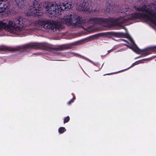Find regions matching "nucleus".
Instances as JSON below:
<instances>
[{"label":"nucleus","instance_id":"1a4fd4ad","mask_svg":"<svg viewBox=\"0 0 156 156\" xmlns=\"http://www.w3.org/2000/svg\"><path fill=\"white\" fill-rule=\"evenodd\" d=\"M10 6L8 2L0 0V16L5 13L8 14L10 12Z\"/></svg>","mask_w":156,"mask_h":156},{"label":"nucleus","instance_id":"0eeeda50","mask_svg":"<svg viewBox=\"0 0 156 156\" xmlns=\"http://www.w3.org/2000/svg\"><path fill=\"white\" fill-rule=\"evenodd\" d=\"M40 44L37 43H31L23 45L20 46H17L15 48L3 47L2 49L4 50H9L11 51H16L18 50H26L29 49H37L40 48Z\"/></svg>","mask_w":156,"mask_h":156},{"label":"nucleus","instance_id":"aec40b11","mask_svg":"<svg viewBox=\"0 0 156 156\" xmlns=\"http://www.w3.org/2000/svg\"><path fill=\"white\" fill-rule=\"evenodd\" d=\"M143 61H137V64H139L140 63H143Z\"/></svg>","mask_w":156,"mask_h":156},{"label":"nucleus","instance_id":"2eb2a0df","mask_svg":"<svg viewBox=\"0 0 156 156\" xmlns=\"http://www.w3.org/2000/svg\"><path fill=\"white\" fill-rule=\"evenodd\" d=\"M65 131H66V129L63 127H61L58 129V132L60 133H63Z\"/></svg>","mask_w":156,"mask_h":156},{"label":"nucleus","instance_id":"7ed1b4c3","mask_svg":"<svg viewBox=\"0 0 156 156\" xmlns=\"http://www.w3.org/2000/svg\"><path fill=\"white\" fill-rule=\"evenodd\" d=\"M140 10L143 12L137 13V19H143L156 25V5L144 6Z\"/></svg>","mask_w":156,"mask_h":156},{"label":"nucleus","instance_id":"6ab92c4d","mask_svg":"<svg viewBox=\"0 0 156 156\" xmlns=\"http://www.w3.org/2000/svg\"><path fill=\"white\" fill-rule=\"evenodd\" d=\"M110 35H112L113 36H116V34L115 33L111 32V33H110Z\"/></svg>","mask_w":156,"mask_h":156},{"label":"nucleus","instance_id":"4468645a","mask_svg":"<svg viewBox=\"0 0 156 156\" xmlns=\"http://www.w3.org/2000/svg\"><path fill=\"white\" fill-rule=\"evenodd\" d=\"M112 8L110 5L108 6L107 8H106L105 10L106 12H109L112 11Z\"/></svg>","mask_w":156,"mask_h":156},{"label":"nucleus","instance_id":"ddd939ff","mask_svg":"<svg viewBox=\"0 0 156 156\" xmlns=\"http://www.w3.org/2000/svg\"><path fill=\"white\" fill-rule=\"evenodd\" d=\"M25 1V0H15V2L18 6L21 8L24 6Z\"/></svg>","mask_w":156,"mask_h":156},{"label":"nucleus","instance_id":"9b49d317","mask_svg":"<svg viewBox=\"0 0 156 156\" xmlns=\"http://www.w3.org/2000/svg\"><path fill=\"white\" fill-rule=\"evenodd\" d=\"M127 43L130 45L129 48L132 50L135 53L136 52V46L132 38L128 36L127 37Z\"/></svg>","mask_w":156,"mask_h":156},{"label":"nucleus","instance_id":"423d86ee","mask_svg":"<svg viewBox=\"0 0 156 156\" xmlns=\"http://www.w3.org/2000/svg\"><path fill=\"white\" fill-rule=\"evenodd\" d=\"M61 23L66 24L68 26L73 25L81 24L83 22L82 18L77 16H75L74 17L71 15L65 16L60 20Z\"/></svg>","mask_w":156,"mask_h":156},{"label":"nucleus","instance_id":"dca6fc26","mask_svg":"<svg viewBox=\"0 0 156 156\" xmlns=\"http://www.w3.org/2000/svg\"><path fill=\"white\" fill-rule=\"evenodd\" d=\"M69 116H67V117H66L64 119V123H65L68 122L69 121Z\"/></svg>","mask_w":156,"mask_h":156},{"label":"nucleus","instance_id":"412c9836","mask_svg":"<svg viewBox=\"0 0 156 156\" xmlns=\"http://www.w3.org/2000/svg\"><path fill=\"white\" fill-rule=\"evenodd\" d=\"M136 62H135L133 64V65H132V66H133V65H136Z\"/></svg>","mask_w":156,"mask_h":156},{"label":"nucleus","instance_id":"6e6552de","mask_svg":"<svg viewBox=\"0 0 156 156\" xmlns=\"http://www.w3.org/2000/svg\"><path fill=\"white\" fill-rule=\"evenodd\" d=\"M76 9L79 11H86L90 12L94 11V9H93L92 4L91 2L81 1L80 2L76 4Z\"/></svg>","mask_w":156,"mask_h":156},{"label":"nucleus","instance_id":"f8f14e48","mask_svg":"<svg viewBox=\"0 0 156 156\" xmlns=\"http://www.w3.org/2000/svg\"><path fill=\"white\" fill-rule=\"evenodd\" d=\"M103 21L102 19L96 17H93L89 18V23L94 24L95 23H101Z\"/></svg>","mask_w":156,"mask_h":156},{"label":"nucleus","instance_id":"20e7f679","mask_svg":"<svg viewBox=\"0 0 156 156\" xmlns=\"http://www.w3.org/2000/svg\"><path fill=\"white\" fill-rule=\"evenodd\" d=\"M119 13L120 17L116 18L114 20L115 23L118 25L127 23L130 20H134L136 16V12L127 7L120 9Z\"/></svg>","mask_w":156,"mask_h":156},{"label":"nucleus","instance_id":"f3484780","mask_svg":"<svg viewBox=\"0 0 156 156\" xmlns=\"http://www.w3.org/2000/svg\"><path fill=\"white\" fill-rule=\"evenodd\" d=\"M75 98H73V99L69 101L68 104H70L71 103L73 102V101L74 99H75Z\"/></svg>","mask_w":156,"mask_h":156},{"label":"nucleus","instance_id":"a211bd4d","mask_svg":"<svg viewBox=\"0 0 156 156\" xmlns=\"http://www.w3.org/2000/svg\"><path fill=\"white\" fill-rule=\"evenodd\" d=\"M152 49L153 51H155L156 52V46L154 47H152Z\"/></svg>","mask_w":156,"mask_h":156},{"label":"nucleus","instance_id":"39448f33","mask_svg":"<svg viewBox=\"0 0 156 156\" xmlns=\"http://www.w3.org/2000/svg\"><path fill=\"white\" fill-rule=\"evenodd\" d=\"M41 5L37 0H34L33 5L29 7L28 13H26L27 16H41L42 15L41 11Z\"/></svg>","mask_w":156,"mask_h":156},{"label":"nucleus","instance_id":"9d476101","mask_svg":"<svg viewBox=\"0 0 156 156\" xmlns=\"http://www.w3.org/2000/svg\"><path fill=\"white\" fill-rule=\"evenodd\" d=\"M152 47H150L145 50H141L137 47V54H140L141 56H144L147 55L153 51L152 49ZM141 56H137V58H139Z\"/></svg>","mask_w":156,"mask_h":156},{"label":"nucleus","instance_id":"f257e3e1","mask_svg":"<svg viewBox=\"0 0 156 156\" xmlns=\"http://www.w3.org/2000/svg\"><path fill=\"white\" fill-rule=\"evenodd\" d=\"M29 26L37 29L43 27L48 31L54 32L62 27V24L58 21L46 20L32 22L20 16L9 21L7 24L0 21V31L3 28L10 33L17 34L19 32L27 29V28Z\"/></svg>","mask_w":156,"mask_h":156},{"label":"nucleus","instance_id":"f03ea898","mask_svg":"<svg viewBox=\"0 0 156 156\" xmlns=\"http://www.w3.org/2000/svg\"><path fill=\"white\" fill-rule=\"evenodd\" d=\"M74 6L71 2H65L57 4L55 2H51L44 5L46 9V13L49 17L53 18L60 15L64 9L66 10L70 9Z\"/></svg>","mask_w":156,"mask_h":156},{"label":"nucleus","instance_id":"4be33fe9","mask_svg":"<svg viewBox=\"0 0 156 156\" xmlns=\"http://www.w3.org/2000/svg\"><path fill=\"white\" fill-rule=\"evenodd\" d=\"M137 10H139V8H137Z\"/></svg>","mask_w":156,"mask_h":156}]
</instances>
